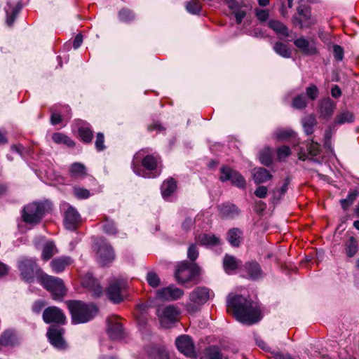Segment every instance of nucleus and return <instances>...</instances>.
Returning <instances> with one entry per match:
<instances>
[{
  "label": "nucleus",
  "instance_id": "obj_46",
  "mask_svg": "<svg viewBox=\"0 0 359 359\" xmlns=\"http://www.w3.org/2000/svg\"><path fill=\"white\" fill-rule=\"evenodd\" d=\"M186 9L187 11L191 14L196 15L199 14L201 11V4L195 0L190 1L186 3Z\"/></svg>",
  "mask_w": 359,
  "mask_h": 359
},
{
  "label": "nucleus",
  "instance_id": "obj_11",
  "mask_svg": "<svg viewBox=\"0 0 359 359\" xmlns=\"http://www.w3.org/2000/svg\"><path fill=\"white\" fill-rule=\"evenodd\" d=\"M156 313L161 324L164 327H168L170 323H175L178 320L180 311L177 307L169 305L158 308Z\"/></svg>",
  "mask_w": 359,
  "mask_h": 359
},
{
  "label": "nucleus",
  "instance_id": "obj_15",
  "mask_svg": "<svg viewBox=\"0 0 359 359\" xmlns=\"http://www.w3.org/2000/svg\"><path fill=\"white\" fill-rule=\"evenodd\" d=\"M177 349L186 356L194 358L195 354L194 344L191 338L188 335H182L175 340Z\"/></svg>",
  "mask_w": 359,
  "mask_h": 359
},
{
  "label": "nucleus",
  "instance_id": "obj_39",
  "mask_svg": "<svg viewBox=\"0 0 359 359\" xmlns=\"http://www.w3.org/2000/svg\"><path fill=\"white\" fill-rule=\"evenodd\" d=\"M56 252L57 250L55 244L52 241H48L43 248L41 255L42 259L44 261H48L56 253Z\"/></svg>",
  "mask_w": 359,
  "mask_h": 359
},
{
  "label": "nucleus",
  "instance_id": "obj_24",
  "mask_svg": "<svg viewBox=\"0 0 359 359\" xmlns=\"http://www.w3.org/2000/svg\"><path fill=\"white\" fill-rule=\"evenodd\" d=\"M294 45L301 50V51L309 55H315L318 50L313 43L311 44L310 42L304 38H299L294 40Z\"/></svg>",
  "mask_w": 359,
  "mask_h": 359
},
{
  "label": "nucleus",
  "instance_id": "obj_37",
  "mask_svg": "<svg viewBox=\"0 0 359 359\" xmlns=\"http://www.w3.org/2000/svg\"><path fill=\"white\" fill-rule=\"evenodd\" d=\"M148 354L152 359H168L167 351L161 347H151L148 351Z\"/></svg>",
  "mask_w": 359,
  "mask_h": 359
},
{
  "label": "nucleus",
  "instance_id": "obj_6",
  "mask_svg": "<svg viewBox=\"0 0 359 359\" xmlns=\"http://www.w3.org/2000/svg\"><path fill=\"white\" fill-rule=\"evenodd\" d=\"M198 273L199 268L196 264L183 261L177 264L175 277L178 283L184 284L191 281Z\"/></svg>",
  "mask_w": 359,
  "mask_h": 359
},
{
  "label": "nucleus",
  "instance_id": "obj_32",
  "mask_svg": "<svg viewBox=\"0 0 359 359\" xmlns=\"http://www.w3.org/2000/svg\"><path fill=\"white\" fill-rule=\"evenodd\" d=\"M242 231L238 228H233L228 231L227 241L232 246L238 247L241 243Z\"/></svg>",
  "mask_w": 359,
  "mask_h": 359
},
{
  "label": "nucleus",
  "instance_id": "obj_17",
  "mask_svg": "<svg viewBox=\"0 0 359 359\" xmlns=\"http://www.w3.org/2000/svg\"><path fill=\"white\" fill-rule=\"evenodd\" d=\"M107 333L112 339H120L123 336V326L117 316H110L107 318Z\"/></svg>",
  "mask_w": 359,
  "mask_h": 359
},
{
  "label": "nucleus",
  "instance_id": "obj_41",
  "mask_svg": "<svg viewBox=\"0 0 359 359\" xmlns=\"http://www.w3.org/2000/svg\"><path fill=\"white\" fill-rule=\"evenodd\" d=\"M274 51L279 55L289 58L291 57V50L285 43L282 42H276L273 46Z\"/></svg>",
  "mask_w": 359,
  "mask_h": 359
},
{
  "label": "nucleus",
  "instance_id": "obj_40",
  "mask_svg": "<svg viewBox=\"0 0 359 359\" xmlns=\"http://www.w3.org/2000/svg\"><path fill=\"white\" fill-rule=\"evenodd\" d=\"M118 17L120 21L125 23H130L134 20L135 14L131 10L123 8L118 11Z\"/></svg>",
  "mask_w": 359,
  "mask_h": 359
},
{
  "label": "nucleus",
  "instance_id": "obj_60",
  "mask_svg": "<svg viewBox=\"0 0 359 359\" xmlns=\"http://www.w3.org/2000/svg\"><path fill=\"white\" fill-rule=\"evenodd\" d=\"M259 160L264 165H269L271 163V158L266 152H262L259 154Z\"/></svg>",
  "mask_w": 359,
  "mask_h": 359
},
{
  "label": "nucleus",
  "instance_id": "obj_61",
  "mask_svg": "<svg viewBox=\"0 0 359 359\" xmlns=\"http://www.w3.org/2000/svg\"><path fill=\"white\" fill-rule=\"evenodd\" d=\"M233 13L236 18V22L238 24H241L243 19L246 15V12L245 11L241 10L239 8L233 11Z\"/></svg>",
  "mask_w": 359,
  "mask_h": 359
},
{
  "label": "nucleus",
  "instance_id": "obj_16",
  "mask_svg": "<svg viewBox=\"0 0 359 359\" xmlns=\"http://www.w3.org/2000/svg\"><path fill=\"white\" fill-rule=\"evenodd\" d=\"M64 330L58 326L52 325L47 332L48 338L55 347L57 348H65V342L62 338Z\"/></svg>",
  "mask_w": 359,
  "mask_h": 359
},
{
  "label": "nucleus",
  "instance_id": "obj_21",
  "mask_svg": "<svg viewBox=\"0 0 359 359\" xmlns=\"http://www.w3.org/2000/svg\"><path fill=\"white\" fill-rule=\"evenodd\" d=\"M81 283L83 287L88 288L92 292L93 296L98 297L102 294V287L91 274H87Z\"/></svg>",
  "mask_w": 359,
  "mask_h": 359
},
{
  "label": "nucleus",
  "instance_id": "obj_19",
  "mask_svg": "<svg viewBox=\"0 0 359 359\" xmlns=\"http://www.w3.org/2000/svg\"><path fill=\"white\" fill-rule=\"evenodd\" d=\"M81 221L80 215L76 210L69 207L65 213V225L67 229L74 230Z\"/></svg>",
  "mask_w": 359,
  "mask_h": 359
},
{
  "label": "nucleus",
  "instance_id": "obj_52",
  "mask_svg": "<svg viewBox=\"0 0 359 359\" xmlns=\"http://www.w3.org/2000/svg\"><path fill=\"white\" fill-rule=\"evenodd\" d=\"M95 146L97 151H103L105 149L104 135L102 133H97Z\"/></svg>",
  "mask_w": 359,
  "mask_h": 359
},
{
  "label": "nucleus",
  "instance_id": "obj_31",
  "mask_svg": "<svg viewBox=\"0 0 359 359\" xmlns=\"http://www.w3.org/2000/svg\"><path fill=\"white\" fill-rule=\"evenodd\" d=\"M253 177L255 182L258 184L271 180L272 175L266 169L258 168L254 169Z\"/></svg>",
  "mask_w": 359,
  "mask_h": 359
},
{
  "label": "nucleus",
  "instance_id": "obj_28",
  "mask_svg": "<svg viewBox=\"0 0 359 359\" xmlns=\"http://www.w3.org/2000/svg\"><path fill=\"white\" fill-rule=\"evenodd\" d=\"M177 189V182L173 178L165 180L161 187V194L163 198L170 197Z\"/></svg>",
  "mask_w": 359,
  "mask_h": 359
},
{
  "label": "nucleus",
  "instance_id": "obj_27",
  "mask_svg": "<svg viewBox=\"0 0 359 359\" xmlns=\"http://www.w3.org/2000/svg\"><path fill=\"white\" fill-rule=\"evenodd\" d=\"M196 241L199 244L205 246H214L220 243V239L212 233L200 234L197 236Z\"/></svg>",
  "mask_w": 359,
  "mask_h": 359
},
{
  "label": "nucleus",
  "instance_id": "obj_1",
  "mask_svg": "<svg viewBox=\"0 0 359 359\" xmlns=\"http://www.w3.org/2000/svg\"><path fill=\"white\" fill-rule=\"evenodd\" d=\"M227 311H231L235 318L241 323L252 325L262 318L258 304L243 295L229 294L226 299Z\"/></svg>",
  "mask_w": 359,
  "mask_h": 359
},
{
  "label": "nucleus",
  "instance_id": "obj_13",
  "mask_svg": "<svg viewBox=\"0 0 359 359\" xmlns=\"http://www.w3.org/2000/svg\"><path fill=\"white\" fill-rule=\"evenodd\" d=\"M184 291L173 285L164 287L156 291V297L161 301H175L180 299Z\"/></svg>",
  "mask_w": 359,
  "mask_h": 359
},
{
  "label": "nucleus",
  "instance_id": "obj_10",
  "mask_svg": "<svg viewBox=\"0 0 359 359\" xmlns=\"http://www.w3.org/2000/svg\"><path fill=\"white\" fill-rule=\"evenodd\" d=\"M127 287V282L122 279H115L109 285L107 290L108 299L114 303H120L123 297L122 292Z\"/></svg>",
  "mask_w": 359,
  "mask_h": 359
},
{
  "label": "nucleus",
  "instance_id": "obj_5",
  "mask_svg": "<svg viewBox=\"0 0 359 359\" xmlns=\"http://www.w3.org/2000/svg\"><path fill=\"white\" fill-rule=\"evenodd\" d=\"M38 282L49 291L55 300H61L66 294V289L62 279L41 273Z\"/></svg>",
  "mask_w": 359,
  "mask_h": 359
},
{
  "label": "nucleus",
  "instance_id": "obj_47",
  "mask_svg": "<svg viewBox=\"0 0 359 359\" xmlns=\"http://www.w3.org/2000/svg\"><path fill=\"white\" fill-rule=\"evenodd\" d=\"M307 106V100L304 95H299L292 101V107L297 109H303Z\"/></svg>",
  "mask_w": 359,
  "mask_h": 359
},
{
  "label": "nucleus",
  "instance_id": "obj_57",
  "mask_svg": "<svg viewBox=\"0 0 359 359\" xmlns=\"http://www.w3.org/2000/svg\"><path fill=\"white\" fill-rule=\"evenodd\" d=\"M334 57L337 61H341L344 58V49L339 45L333 46Z\"/></svg>",
  "mask_w": 359,
  "mask_h": 359
},
{
  "label": "nucleus",
  "instance_id": "obj_59",
  "mask_svg": "<svg viewBox=\"0 0 359 359\" xmlns=\"http://www.w3.org/2000/svg\"><path fill=\"white\" fill-rule=\"evenodd\" d=\"M268 189L264 186H259L255 191V194L257 197L259 198H264L267 195Z\"/></svg>",
  "mask_w": 359,
  "mask_h": 359
},
{
  "label": "nucleus",
  "instance_id": "obj_48",
  "mask_svg": "<svg viewBox=\"0 0 359 359\" xmlns=\"http://www.w3.org/2000/svg\"><path fill=\"white\" fill-rule=\"evenodd\" d=\"M20 9L21 6L17 5L12 9L11 13L6 10V23L8 26H11L13 24Z\"/></svg>",
  "mask_w": 359,
  "mask_h": 359
},
{
  "label": "nucleus",
  "instance_id": "obj_2",
  "mask_svg": "<svg viewBox=\"0 0 359 359\" xmlns=\"http://www.w3.org/2000/svg\"><path fill=\"white\" fill-rule=\"evenodd\" d=\"M133 172L139 176L151 178L158 176L161 171V159L157 154H149L148 150H139L132 162Z\"/></svg>",
  "mask_w": 359,
  "mask_h": 359
},
{
  "label": "nucleus",
  "instance_id": "obj_63",
  "mask_svg": "<svg viewBox=\"0 0 359 359\" xmlns=\"http://www.w3.org/2000/svg\"><path fill=\"white\" fill-rule=\"evenodd\" d=\"M195 220L192 219L191 217H187L184 219L182 223V228L184 231H189L193 226Z\"/></svg>",
  "mask_w": 359,
  "mask_h": 359
},
{
  "label": "nucleus",
  "instance_id": "obj_50",
  "mask_svg": "<svg viewBox=\"0 0 359 359\" xmlns=\"http://www.w3.org/2000/svg\"><path fill=\"white\" fill-rule=\"evenodd\" d=\"M306 94L309 98H310L312 100H315L319 95L318 88L316 85L310 84L306 88Z\"/></svg>",
  "mask_w": 359,
  "mask_h": 359
},
{
  "label": "nucleus",
  "instance_id": "obj_25",
  "mask_svg": "<svg viewBox=\"0 0 359 359\" xmlns=\"http://www.w3.org/2000/svg\"><path fill=\"white\" fill-rule=\"evenodd\" d=\"M219 214L222 217L233 218L239 215L238 208L232 203H224L218 206Z\"/></svg>",
  "mask_w": 359,
  "mask_h": 359
},
{
  "label": "nucleus",
  "instance_id": "obj_49",
  "mask_svg": "<svg viewBox=\"0 0 359 359\" xmlns=\"http://www.w3.org/2000/svg\"><path fill=\"white\" fill-rule=\"evenodd\" d=\"M74 194L79 199H86L90 196L89 190L79 187H75L74 188Z\"/></svg>",
  "mask_w": 359,
  "mask_h": 359
},
{
  "label": "nucleus",
  "instance_id": "obj_22",
  "mask_svg": "<svg viewBox=\"0 0 359 359\" xmlns=\"http://www.w3.org/2000/svg\"><path fill=\"white\" fill-rule=\"evenodd\" d=\"M18 344V338L15 330L8 329L4 330L0 336V346L8 347Z\"/></svg>",
  "mask_w": 359,
  "mask_h": 359
},
{
  "label": "nucleus",
  "instance_id": "obj_18",
  "mask_svg": "<svg viewBox=\"0 0 359 359\" xmlns=\"http://www.w3.org/2000/svg\"><path fill=\"white\" fill-rule=\"evenodd\" d=\"M210 298V290L206 287H197L189 295L190 301L198 306L205 304Z\"/></svg>",
  "mask_w": 359,
  "mask_h": 359
},
{
  "label": "nucleus",
  "instance_id": "obj_45",
  "mask_svg": "<svg viewBox=\"0 0 359 359\" xmlns=\"http://www.w3.org/2000/svg\"><path fill=\"white\" fill-rule=\"evenodd\" d=\"M146 280L149 286L154 288L161 285V279L158 274L153 271H149L146 276Z\"/></svg>",
  "mask_w": 359,
  "mask_h": 359
},
{
  "label": "nucleus",
  "instance_id": "obj_12",
  "mask_svg": "<svg viewBox=\"0 0 359 359\" xmlns=\"http://www.w3.org/2000/svg\"><path fill=\"white\" fill-rule=\"evenodd\" d=\"M297 15L292 17V22L294 25L300 29L309 28L315 24V20L311 18V13L309 8L305 6L297 8Z\"/></svg>",
  "mask_w": 359,
  "mask_h": 359
},
{
  "label": "nucleus",
  "instance_id": "obj_36",
  "mask_svg": "<svg viewBox=\"0 0 359 359\" xmlns=\"http://www.w3.org/2000/svg\"><path fill=\"white\" fill-rule=\"evenodd\" d=\"M317 121L316 117L313 115H309L306 116L302 120V126L304 132L306 135H309L313 133V127L316 125Z\"/></svg>",
  "mask_w": 359,
  "mask_h": 359
},
{
  "label": "nucleus",
  "instance_id": "obj_62",
  "mask_svg": "<svg viewBox=\"0 0 359 359\" xmlns=\"http://www.w3.org/2000/svg\"><path fill=\"white\" fill-rule=\"evenodd\" d=\"M308 150L309 154L312 156H316L320 151V145L318 143L312 142L309 145Z\"/></svg>",
  "mask_w": 359,
  "mask_h": 359
},
{
  "label": "nucleus",
  "instance_id": "obj_26",
  "mask_svg": "<svg viewBox=\"0 0 359 359\" xmlns=\"http://www.w3.org/2000/svg\"><path fill=\"white\" fill-rule=\"evenodd\" d=\"M244 267L250 279L257 280L262 277V271L260 265L257 262H248Z\"/></svg>",
  "mask_w": 359,
  "mask_h": 359
},
{
  "label": "nucleus",
  "instance_id": "obj_23",
  "mask_svg": "<svg viewBox=\"0 0 359 359\" xmlns=\"http://www.w3.org/2000/svg\"><path fill=\"white\" fill-rule=\"evenodd\" d=\"M72 263V259L69 257L62 256L53 259L50 262V267L55 273L62 272L67 266Z\"/></svg>",
  "mask_w": 359,
  "mask_h": 359
},
{
  "label": "nucleus",
  "instance_id": "obj_38",
  "mask_svg": "<svg viewBox=\"0 0 359 359\" xmlns=\"http://www.w3.org/2000/svg\"><path fill=\"white\" fill-rule=\"evenodd\" d=\"M223 266L225 271L230 273L237 269L238 262L233 256L226 255L224 258Z\"/></svg>",
  "mask_w": 359,
  "mask_h": 359
},
{
  "label": "nucleus",
  "instance_id": "obj_9",
  "mask_svg": "<svg viewBox=\"0 0 359 359\" xmlns=\"http://www.w3.org/2000/svg\"><path fill=\"white\" fill-rule=\"evenodd\" d=\"M97 257L100 264L107 265L114 259L115 254L112 246L106 240H100L97 243Z\"/></svg>",
  "mask_w": 359,
  "mask_h": 359
},
{
  "label": "nucleus",
  "instance_id": "obj_29",
  "mask_svg": "<svg viewBox=\"0 0 359 359\" xmlns=\"http://www.w3.org/2000/svg\"><path fill=\"white\" fill-rule=\"evenodd\" d=\"M268 25L277 34L284 37L289 36V30L283 22L276 20H271Z\"/></svg>",
  "mask_w": 359,
  "mask_h": 359
},
{
  "label": "nucleus",
  "instance_id": "obj_7",
  "mask_svg": "<svg viewBox=\"0 0 359 359\" xmlns=\"http://www.w3.org/2000/svg\"><path fill=\"white\" fill-rule=\"evenodd\" d=\"M18 267L20 271L22 278L27 282H32L35 276L38 281L39 276H40L41 273H43V271L34 259H21L18 262Z\"/></svg>",
  "mask_w": 359,
  "mask_h": 359
},
{
  "label": "nucleus",
  "instance_id": "obj_51",
  "mask_svg": "<svg viewBox=\"0 0 359 359\" xmlns=\"http://www.w3.org/2000/svg\"><path fill=\"white\" fill-rule=\"evenodd\" d=\"M291 154V151L289 147L282 146L277 150V157L279 161H283Z\"/></svg>",
  "mask_w": 359,
  "mask_h": 359
},
{
  "label": "nucleus",
  "instance_id": "obj_42",
  "mask_svg": "<svg viewBox=\"0 0 359 359\" xmlns=\"http://www.w3.org/2000/svg\"><path fill=\"white\" fill-rule=\"evenodd\" d=\"M69 172L73 177H83L86 174L84 165L80 163H74L69 168Z\"/></svg>",
  "mask_w": 359,
  "mask_h": 359
},
{
  "label": "nucleus",
  "instance_id": "obj_4",
  "mask_svg": "<svg viewBox=\"0 0 359 359\" xmlns=\"http://www.w3.org/2000/svg\"><path fill=\"white\" fill-rule=\"evenodd\" d=\"M49 208V204L47 203H30L26 205L22 211V221L32 226L37 225L41 222Z\"/></svg>",
  "mask_w": 359,
  "mask_h": 359
},
{
  "label": "nucleus",
  "instance_id": "obj_30",
  "mask_svg": "<svg viewBox=\"0 0 359 359\" xmlns=\"http://www.w3.org/2000/svg\"><path fill=\"white\" fill-rule=\"evenodd\" d=\"M79 135L84 142H91L93 137V133L90 126L87 123H83L79 128Z\"/></svg>",
  "mask_w": 359,
  "mask_h": 359
},
{
  "label": "nucleus",
  "instance_id": "obj_53",
  "mask_svg": "<svg viewBox=\"0 0 359 359\" xmlns=\"http://www.w3.org/2000/svg\"><path fill=\"white\" fill-rule=\"evenodd\" d=\"M294 134V132L291 130H283L280 129L276 130L275 135L277 139L279 140H285L290 137H292Z\"/></svg>",
  "mask_w": 359,
  "mask_h": 359
},
{
  "label": "nucleus",
  "instance_id": "obj_55",
  "mask_svg": "<svg viewBox=\"0 0 359 359\" xmlns=\"http://www.w3.org/2000/svg\"><path fill=\"white\" fill-rule=\"evenodd\" d=\"M187 257L191 262H194L198 258V251L196 245L192 244L189 247Z\"/></svg>",
  "mask_w": 359,
  "mask_h": 359
},
{
  "label": "nucleus",
  "instance_id": "obj_44",
  "mask_svg": "<svg viewBox=\"0 0 359 359\" xmlns=\"http://www.w3.org/2000/svg\"><path fill=\"white\" fill-rule=\"evenodd\" d=\"M358 192L356 190L348 193L346 198L340 200V204L344 210H346L355 201Z\"/></svg>",
  "mask_w": 359,
  "mask_h": 359
},
{
  "label": "nucleus",
  "instance_id": "obj_33",
  "mask_svg": "<svg viewBox=\"0 0 359 359\" xmlns=\"http://www.w3.org/2000/svg\"><path fill=\"white\" fill-rule=\"evenodd\" d=\"M354 118L352 112L345 110L337 114L334 118V123L341 125L346 123H352L354 121Z\"/></svg>",
  "mask_w": 359,
  "mask_h": 359
},
{
  "label": "nucleus",
  "instance_id": "obj_35",
  "mask_svg": "<svg viewBox=\"0 0 359 359\" xmlns=\"http://www.w3.org/2000/svg\"><path fill=\"white\" fill-rule=\"evenodd\" d=\"M52 140L56 144H63L69 147H73L75 145V142L70 137L61 133H53Z\"/></svg>",
  "mask_w": 359,
  "mask_h": 359
},
{
  "label": "nucleus",
  "instance_id": "obj_58",
  "mask_svg": "<svg viewBox=\"0 0 359 359\" xmlns=\"http://www.w3.org/2000/svg\"><path fill=\"white\" fill-rule=\"evenodd\" d=\"M46 305V303L43 300L36 301L32 305V311L35 313L39 314Z\"/></svg>",
  "mask_w": 359,
  "mask_h": 359
},
{
  "label": "nucleus",
  "instance_id": "obj_64",
  "mask_svg": "<svg viewBox=\"0 0 359 359\" xmlns=\"http://www.w3.org/2000/svg\"><path fill=\"white\" fill-rule=\"evenodd\" d=\"M275 359H293L292 355L289 353H283L281 352H273Z\"/></svg>",
  "mask_w": 359,
  "mask_h": 359
},
{
  "label": "nucleus",
  "instance_id": "obj_56",
  "mask_svg": "<svg viewBox=\"0 0 359 359\" xmlns=\"http://www.w3.org/2000/svg\"><path fill=\"white\" fill-rule=\"evenodd\" d=\"M208 356L209 359H227L226 358H224L222 353L215 347L208 350Z\"/></svg>",
  "mask_w": 359,
  "mask_h": 359
},
{
  "label": "nucleus",
  "instance_id": "obj_43",
  "mask_svg": "<svg viewBox=\"0 0 359 359\" xmlns=\"http://www.w3.org/2000/svg\"><path fill=\"white\" fill-rule=\"evenodd\" d=\"M102 222V229L105 233L108 235H115L117 233V229L113 220L109 219V217L105 216Z\"/></svg>",
  "mask_w": 359,
  "mask_h": 359
},
{
  "label": "nucleus",
  "instance_id": "obj_8",
  "mask_svg": "<svg viewBox=\"0 0 359 359\" xmlns=\"http://www.w3.org/2000/svg\"><path fill=\"white\" fill-rule=\"evenodd\" d=\"M219 180L223 182L231 181L233 186L240 189H245L246 186L244 177L238 172L226 165L220 168Z\"/></svg>",
  "mask_w": 359,
  "mask_h": 359
},
{
  "label": "nucleus",
  "instance_id": "obj_14",
  "mask_svg": "<svg viewBox=\"0 0 359 359\" xmlns=\"http://www.w3.org/2000/svg\"><path fill=\"white\" fill-rule=\"evenodd\" d=\"M43 320L46 323L65 324L66 317L63 311L57 306H48L43 312Z\"/></svg>",
  "mask_w": 359,
  "mask_h": 359
},
{
  "label": "nucleus",
  "instance_id": "obj_20",
  "mask_svg": "<svg viewBox=\"0 0 359 359\" xmlns=\"http://www.w3.org/2000/svg\"><path fill=\"white\" fill-rule=\"evenodd\" d=\"M336 108V103L330 97L323 98L319 104V112L323 118H330Z\"/></svg>",
  "mask_w": 359,
  "mask_h": 359
},
{
  "label": "nucleus",
  "instance_id": "obj_54",
  "mask_svg": "<svg viewBox=\"0 0 359 359\" xmlns=\"http://www.w3.org/2000/svg\"><path fill=\"white\" fill-rule=\"evenodd\" d=\"M255 12L256 17L261 22H266L269 17V13L267 10L256 8Z\"/></svg>",
  "mask_w": 359,
  "mask_h": 359
},
{
  "label": "nucleus",
  "instance_id": "obj_3",
  "mask_svg": "<svg viewBox=\"0 0 359 359\" xmlns=\"http://www.w3.org/2000/svg\"><path fill=\"white\" fill-rule=\"evenodd\" d=\"M67 307L74 324L85 323L92 320L98 313L97 307L93 304H86L81 301L70 300Z\"/></svg>",
  "mask_w": 359,
  "mask_h": 359
},
{
  "label": "nucleus",
  "instance_id": "obj_34",
  "mask_svg": "<svg viewBox=\"0 0 359 359\" xmlns=\"http://www.w3.org/2000/svg\"><path fill=\"white\" fill-rule=\"evenodd\" d=\"M358 242L353 236L349 237V238L345 242V252L348 257H353L358 252Z\"/></svg>",
  "mask_w": 359,
  "mask_h": 359
}]
</instances>
